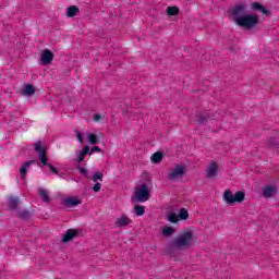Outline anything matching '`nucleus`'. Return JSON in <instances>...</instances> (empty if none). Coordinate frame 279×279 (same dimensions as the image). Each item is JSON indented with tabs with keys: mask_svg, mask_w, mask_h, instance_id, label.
<instances>
[{
	"mask_svg": "<svg viewBox=\"0 0 279 279\" xmlns=\"http://www.w3.org/2000/svg\"><path fill=\"white\" fill-rule=\"evenodd\" d=\"M162 158H165V154H162L161 151H157L153 154L150 160L151 162H154V165H159V162H162Z\"/></svg>",
	"mask_w": 279,
	"mask_h": 279,
	"instance_id": "17",
	"label": "nucleus"
},
{
	"mask_svg": "<svg viewBox=\"0 0 279 279\" xmlns=\"http://www.w3.org/2000/svg\"><path fill=\"white\" fill-rule=\"evenodd\" d=\"M128 226H132V220L125 214L118 217L113 223V228H128Z\"/></svg>",
	"mask_w": 279,
	"mask_h": 279,
	"instance_id": "6",
	"label": "nucleus"
},
{
	"mask_svg": "<svg viewBox=\"0 0 279 279\" xmlns=\"http://www.w3.org/2000/svg\"><path fill=\"white\" fill-rule=\"evenodd\" d=\"M252 10H256L257 12H262V14H269V11L259 2L252 3Z\"/></svg>",
	"mask_w": 279,
	"mask_h": 279,
	"instance_id": "16",
	"label": "nucleus"
},
{
	"mask_svg": "<svg viewBox=\"0 0 279 279\" xmlns=\"http://www.w3.org/2000/svg\"><path fill=\"white\" fill-rule=\"evenodd\" d=\"M80 8H77L76 5H71L66 9V16H69V19H73V16H75V14H77Z\"/></svg>",
	"mask_w": 279,
	"mask_h": 279,
	"instance_id": "19",
	"label": "nucleus"
},
{
	"mask_svg": "<svg viewBox=\"0 0 279 279\" xmlns=\"http://www.w3.org/2000/svg\"><path fill=\"white\" fill-rule=\"evenodd\" d=\"M95 151H101V148H99V146H94L92 148V154H95Z\"/></svg>",
	"mask_w": 279,
	"mask_h": 279,
	"instance_id": "34",
	"label": "nucleus"
},
{
	"mask_svg": "<svg viewBox=\"0 0 279 279\" xmlns=\"http://www.w3.org/2000/svg\"><path fill=\"white\" fill-rule=\"evenodd\" d=\"M208 119H210V111L198 112L196 113L195 123L197 125H205V123H208Z\"/></svg>",
	"mask_w": 279,
	"mask_h": 279,
	"instance_id": "8",
	"label": "nucleus"
},
{
	"mask_svg": "<svg viewBox=\"0 0 279 279\" xmlns=\"http://www.w3.org/2000/svg\"><path fill=\"white\" fill-rule=\"evenodd\" d=\"M186 171L183 166H177L174 169L170 170L168 180H178V178H182Z\"/></svg>",
	"mask_w": 279,
	"mask_h": 279,
	"instance_id": "7",
	"label": "nucleus"
},
{
	"mask_svg": "<svg viewBox=\"0 0 279 279\" xmlns=\"http://www.w3.org/2000/svg\"><path fill=\"white\" fill-rule=\"evenodd\" d=\"M193 243V233L191 231L184 232L179 238L174 240V246L182 250L184 247H189Z\"/></svg>",
	"mask_w": 279,
	"mask_h": 279,
	"instance_id": "4",
	"label": "nucleus"
},
{
	"mask_svg": "<svg viewBox=\"0 0 279 279\" xmlns=\"http://www.w3.org/2000/svg\"><path fill=\"white\" fill-rule=\"evenodd\" d=\"M179 217H180V219H189V211L186 210V208H182L180 210Z\"/></svg>",
	"mask_w": 279,
	"mask_h": 279,
	"instance_id": "29",
	"label": "nucleus"
},
{
	"mask_svg": "<svg viewBox=\"0 0 279 279\" xmlns=\"http://www.w3.org/2000/svg\"><path fill=\"white\" fill-rule=\"evenodd\" d=\"M53 62V52L49 49H45L41 52V63L43 64H51Z\"/></svg>",
	"mask_w": 279,
	"mask_h": 279,
	"instance_id": "10",
	"label": "nucleus"
},
{
	"mask_svg": "<svg viewBox=\"0 0 279 279\" xmlns=\"http://www.w3.org/2000/svg\"><path fill=\"white\" fill-rule=\"evenodd\" d=\"M80 173H82L83 175H86L88 173V170L86 168H80Z\"/></svg>",
	"mask_w": 279,
	"mask_h": 279,
	"instance_id": "33",
	"label": "nucleus"
},
{
	"mask_svg": "<svg viewBox=\"0 0 279 279\" xmlns=\"http://www.w3.org/2000/svg\"><path fill=\"white\" fill-rule=\"evenodd\" d=\"M93 182H97V180H99V182H104V173L101 172H96L93 177H92Z\"/></svg>",
	"mask_w": 279,
	"mask_h": 279,
	"instance_id": "27",
	"label": "nucleus"
},
{
	"mask_svg": "<svg viewBox=\"0 0 279 279\" xmlns=\"http://www.w3.org/2000/svg\"><path fill=\"white\" fill-rule=\"evenodd\" d=\"M166 12L168 16H178V14H180V9L178 7H168Z\"/></svg>",
	"mask_w": 279,
	"mask_h": 279,
	"instance_id": "21",
	"label": "nucleus"
},
{
	"mask_svg": "<svg viewBox=\"0 0 279 279\" xmlns=\"http://www.w3.org/2000/svg\"><path fill=\"white\" fill-rule=\"evenodd\" d=\"M80 204H82V201H80V198H75V197H70L65 199V206H80Z\"/></svg>",
	"mask_w": 279,
	"mask_h": 279,
	"instance_id": "20",
	"label": "nucleus"
},
{
	"mask_svg": "<svg viewBox=\"0 0 279 279\" xmlns=\"http://www.w3.org/2000/svg\"><path fill=\"white\" fill-rule=\"evenodd\" d=\"M218 170L219 166L215 161H211L210 165L207 167L208 178H215V175H217Z\"/></svg>",
	"mask_w": 279,
	"mask_h": 279,
	"instance_id": "12",
	"label": "nucleus"
},
{
	"mask_svg": "<svg viewBox=\"0 0 279 279\" xmlns=\"http://www.w3.org/2000/svg\"><path fill=\"white\" fill-rule=\"evenodd\" d=\"M88 151H90V146L88 145L84 146V148L81 150L77 157L78 165H82V162H84V158H86Z\"/></svg>",
	"mask_w": 279,
	"mask_h": 279,
	"instance_id": "15",
	"label": "nucleus"
},
{
	"mask_svg": "<svg viewBox=\"0 0 279 279\" xmlns=\"http://www.w3.org/2000/svg\"><path fill=\"white\" fill-rule=\"evenodd\" d=\"M17 217H20V219H28L29 218V211L20 210V211H17Z\"/></svg>",
	"mask_w": 279,
	"mask_h": 279,
	"instance_id": "28",
	"label": "nucleus"
},
{
	"mask_svg": "<svg viewBox=\"0 0 279 279\" xmlns=\"http://www.w3.org/2000/svg\"><path fill=\"white\" fill-rule=\"evenodd\" d=\"M134 210H135L136 217H143V215H145V206L143 205H136L134 207Z\"/></svg>",
	"mask_w": 279,
	"mask_h": 279,
	"instance_id": "23",
	"label": "nucleus"
},
{
	"mask_svg": "<svg viewBox=\"0 0 279 279\" xmlns=\"http://www.w3.org/2000/svg\"><path fill=\"white\" fill-rule=\"evenodd\" d=\"M168 221H170V223H178V221H180V217L175 213H170L168 215Z\"/></svg>",
	"mask_w": 279,
	"mask_h": 279,
	"instance_id": "24",
	"label": "nucleus"
},
{
	"mask_svg": "<svg viewBox=\"0 0 279 279\" xmlns=\"http://www.w3.org/2000/svg\"><path fill=\"white\" fill-rule=\"evenodd\" d=\"M94 121L99 123V121H101V116L99 113L94 114Z\"/></svg>",
	"mask_w": 279,
	"mask_h": 279,
	"instance_id": "31",
	"label": "nucleus"
},
{
	"mask_svg": "<svg viewBox=\"0 0 279 279\" xmlns=\"http://www.w3.org/2000/svg\"><path fill=\"white\" fill-rule=\"evenodd\" d=\"M35 151L38 154V158L44 167H48L52 173L58 174V169H56L47 159V149L43 147V143L38 142L35 144Z\"/></svg>",
	"mask_w": 279,
	"mask_h": 279,
	"instance_id": "2",
	"label": "nucleus"
},
{
	"mask_svg": "<svg viewBox=\"0 0 279 279\" xmlns=\"http://www.w3.org/2000/svg\"><path fill=\"white\" fill-rule=\"evenodd\" d=\"M88 141L90 145H97V143H99V137H97L96 134H89Z\"/></svg>",
	"mask_w": 279,
	"mask_h": 279,
	"instance_id": "26",
	"label": "nucleus"
},
{
	"mask_svg": "<svg viewBox=\"0 0 279 279\" xmlns=\"http://www.w3.org/2000/svg\"><path fill=\"white\" fill-rule=\"evenodd\" d=\"M233 21L238 27H244V29H254L260 21L256 14H247L245 5L239 4L231 10Z\"/></svg>",
	"mask_w": 279,
	"mask_h": 279,
	"instance_id": "1",
	"label": "nucleus"
},
{
	"mask_svg": "<svg viewBox=\"0 0 279 279\" xmlns=\"http://www.w3.org/2000/svg\"><path fill=\"white\" fill-rule=\"evenodd\" d=\"M77 236V230L75 229H69L62 236L61 241L62 243H69V241H73Z\"/></svg>",
	"mask_w": 279,
	"mask_h": 279,
	"instance_id": "11",
	"label": "nucleus"
},
{
	"mask_svg": "<svg viewBox=\"0 0 279 279\" xmlns=\"http://www.w3.org/2000/svg\"><path fill=\"white\" fill-rule=\"evenodd\" d=\"M222 199L226 202V204L229 205L235 203L241 204V202L245 201V192L238 191L235 194H233L232 191L226 190Z\"/></svg>",
	"mask_w": 279,
	"mask_h": 279,
	"instance_id": "3",
	"label": "nucleus"
},
{
	"mask_svg": "<svg viewBox=\"0 0 279 279\" xmlns=\"http://www.w3.org/2000/svg\"><path fill=\"white\" fill-rule=\"evenodd\" d=\"M278 193V186L276 185H266L263 187V196L267 199L274 197Z\"/></svg>",
	"mask_w": 279,
	"mask_h": 279,
	"instance_id": "9",
	"label": "nucleus"
},
{
	"mask_svg": "<svg viewBox=\"0 0 279 279\" xmlns=\"http://www.w3.org/2000/svg\"><path fill=\"white\" fill-rule=\"evenodd\" d=\"M8 202L11 210H16V208H19V204H21L19 196H9Z\"/></svg>",
	"mask_w": 279,
	"mask_h": 279,
	"instance_id": "13",
	"label": "nucleus"
},
{
	"mask_svg": "<svg viewBox=\"0 0 279 279\" xmlns=\"http://www.w3.org/2000/svg\"><path fill=\"white\" fill-rule=\"evenodd\" d=\"M76 136H77V140H78V143H84V137L82 136V133L76 132Z\"/></svg>",
	"mask_w": 279,
	"mask_h": 279,
	"instance_id": "32",
	"label": "nucleus"
},
{
	"mask_svg": "<svg viewBox=\"0 0 279 279\" xmlns=\"http://www.w3.org/2000/svg\"><path fill=\"white\" fill-rule=\"evenodd\" d=\"M35 162L36 160H29L23 163L22 168L20 169V174L22 175V178H25V175H27V171H29V167H32V165H35Z\"/></svg>",
	"mask_w": 279,
	"mask_h": 279,
	"instance_id": "14",
	"label": "nucleus"
},
{
	"mask_svg": "<svg viewBox=\"0 0 279 279\" xmlns=\"http://www.w3.org/2000/svg\"><path fill=\"white\" fill-rule=\"evenodd\" d=\"M43 202H46L47 204H49V202H51V198H49V194L47 193V191H45L44 189H39L38 191Z\"/></svg>",
	"mask_w": 279,
	"mask_h": 279,
	"instance_id": "22",
	"label": "nucleus"
},
{
	"mask_svg": "<svg viewBox=\"0 0 279 279\" xmlns=\"http://www.w3.org/2000/svg\"><path fill=\"white\" fill-rule=\"evenodd\" d=\"M174 232H175V229H173V227H165L162 229L163 236H171V234H173Z\"/></svg>",
	"mask_w": 279,
	"mask_h": 279,
	"instance_id": "25",
	"label": "nucleus"
},
{
	"mask_svg": "<svg viewBox=\"0 0 279 279\" xmlns=\"http://www.w3.org/2000/svg\"><path fill=\"white\" fill-rule=\"evenodd\" d=\"M149 186L147 184H142L138 186V189L135 191V199L143 204V202L149 201V193H150Z\"/></svg>",
	"mask_w": 279,
	"mask_h": 279,
	"instance_id": "5",
	"label": "nucleus"
},
{
	"mask_svg": "<svg viewBox=\"0 0 279 279\" xmlns=\"http://www.w3.org/2000/svg\"><path fill=\"white\" fill-rule=\"evenodd\" d=\"M34 93H36V88H34L33 85H29V84L24 86L22 90V95H26L27 97H32Z\"/></svg>",
	"mask_w": 279,
	"mask_h": 279,
	"instance_id": "18",
	"label": "nucleus"
},
{
	"mask_svg": "<svg viewBox=\"0 0 279 279\" xmlns=\"http://www.w3.org/2000/svg\"><path fill=\"white\" fill-rule=\"evenodd\" d=\"M93 191L95 193H99L101 191V183L96 182L95 185L93 186Z\"/></svg>",
	"mask_w": 279,
	"mask_h": 279,
	"instance_id": "30",
	"label": "nucleus"
}]
</instances>
